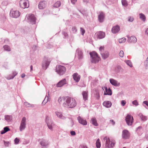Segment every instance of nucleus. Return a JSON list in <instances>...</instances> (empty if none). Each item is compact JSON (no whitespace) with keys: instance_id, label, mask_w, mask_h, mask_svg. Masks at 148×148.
<instances>
[{"instance_id":"obj_4","label":"nucleus","mask_w":148,"mask_h":148,"mask_svg":"<svg viewBox=\"0 0 148 148\" xmlns=\"http://www.w3.org/2000/svg\"><path fill=\"white\" fill-rule=\"evenodd\" d=\"M66 71V68L64 66L59 65L56 67V71L60 75H62L64 74Z\"/></svg>"},{"instance_id":"obj_3","label":"nucleus","mask_w":148,"mask_h":148,"mask_svg":"<svg viewBox=\"0 0 148 148\" xmlns=\"http://www.w3.org/2000/svg\"><path fill=\"white\" fill-rule=\"evenodd\" d=\"M104 139L106 140L105 146L107 148H112L115 144L114 141H111L109 137L106 136L104 138Z\"/></svg>"},{"instance_id":"obj_20","label":"nucleus","mask_w":148,"mask_h":148,"mask_svg":"<svg viewBox=\"0 0 148 148\" xmlns=\"http://www.w3.org/2000/svg\"><path fill=\"white\" fill-rule=\"evenodd\" d=\"M137 41V38L135 36H131L129 37L127 41L130 43H135Z\"/></svg>"},{"instance_id":"obj_39","label":"nucleus","mask_w":148,"mask_h":148,"mask_svg":"<svg viewBox=\"0 0 148 148\" xmlns=\"http://www.w3.org/2000/svg\"><path fill=\"white\" fill-rule=\"evenodd\" d=\"M126 41V39L125 38H123L119 39V42L120 43H124Z\"/></svg>"},{"instance_id":"obj_34","label":"nucleus","mask_w":148,"mask_h":148,"mask_svg":"<svg viewBox=\"0 0 148 148\" xmlns=\"http://www.w3.org/2000/svg\"><path fill=\"white\" fill-rule=\"evenodd\" d=\"M138 116L143 121H145L147 119L146 116L143 115L141 113L139 114L138 115Z\"/></svg>"},{"instance_id":"obj_12","label":"nucleus","mask_w":148,"mask_h":148,"mask_svg":"<svg viewBox=\"0 0 148 148\" xmlns=\"http://www.w3.org/2000/svg\"><path fill=\"white\" fill-rule=\"evenodd\" d=\"M77 119L79 123L83 125H87V122L86 119H84L80 116H78Z\"/></svg>"},{"instance_id":"obj_24","label":"nucleus","mask_w":148,"mask_h":148,"mask_svg":"<svg viewBox=\"0 0 148 148\" xmlns=\"http://www.w3.org/2000/svg\"><path fill=\"white\" fill-rule=\"evenodd\" d=\"M18 74V73L15 71H13L12 72V75H10L6 78L8 79H13L15 76L16 75Z\"/></svg>"},{"instance_id":"obj_16","label":"nucleus","mask_w":148,"mask_h":148,"mask_svg":"<svg viewBox=\"0 0 148 148\" xmlns=\"http://www.w3.org/2000/svg\"><path fill=\"white\" fill-rule=\"evenodd\" d=\"M47 4V2L45 1H42L40 2L38 5V8L40 9H42L45 8Z\"/></svg>"},{"instance_id":"obj_27","label":"nucleus","mask_w":148,"mask_h":148,"mask_svg":"<svg viewBox=\"0 0 148 148\" xmlns=\"http://www.w3.org/2000/svg\"><path fill=\"white\" fill-rule=\"evenodd\" d=\"M66 98L67 97H60L58 98V103L60 104H62V101H64V102L65 101V100H66Z\"/></svg>"},{"instance_id":"obj_54","label":"nucleus","mask_w":148,"mask_h":148,"mask_svg":"<svg viewBox=\"0 0 148 148\" xmlns=\"http://www.w3.org/2000/svg\"><path fill=\"white\" fill-rule=\"evenodd\" d=\"M104 49V46H101L99 48V50L100 51V53L101 52H103L102 51Z\"/></svg>"},{"instance_id":"obj_32","label":"nucleus","mask_w":148,"mask_h":148,"mask_svg":"<svg viewBox=\"0 0 148 148\" xmlns=\"http://www.w3.org/2000/svg\"><path fill=\"white\" fill-rule=\"evenodd\" d=\"M82 95L83 99L84 101H86L88 99L87 92L86 91H84L82 92Z\"/></svg>"},{"instance_id":"obj_36","label":"nucleus","mask_w":148,"mask_h":148,"mask_svg":"<svg viewBox=\"0 0 148 148\" xmlns=\"http://www.w3.org/2000/svg\"><path fill=\"white\" fill-rule=\"evenodd\" d=\"M125 62L130 67H132V65L130 61L129 60H125Z\"/></svg>"},{"instance_id":"obj_58","label":"nucleus","mask_w":148,"mask_h":148,"mask_svg":"<svg viewBox=\"0 0 148 148\" xmlns=\"http://www.w3.org/2000/svg\"><path fill=\"white\" fill-rule=\"evenodd\" d=\"M110 122L112 123V124L113 125H114L115 124V122L113 121V120H110Z\"/></svg>"},{"instance_id":"obj_2","label":"nucleus","mask_w":148,"mask_h":148,"mask_svg":"<svg viewBox=\"0 0 148 148\" xmlns=\"http://www.w3.org/2000/svg\"><path fill=\"white\" fill-rule=\"evenodd\" d=\"M92 63H98L100 60L97 53L95 51L90 53Z\"/></svg>"},{"instance_id":"obj_47","label":"nucleus","mask_w":148,"mask_h":148,"mask_svg":"<svg viewBox=\"0 0 148 148\" xmlns=\"http://www.w3.org/2000/svg\"><path fill=\"white\" fill-rule=\"evenodd\" d=\"M80 31L81 32V34L82 35H83L85 32V30L82 27L80 28Z\"/></svg>"},{"instance_id":"obj_49","label":"nucleus","mask_w":148,"mask_h":148,"mask_svg":"<svg viewBox=\"0 0 148 148\" xmlns=\"http://www.w3.org/2000/svg\"><path fill=\"white\" fill-rule=\"evenodd\" d=\"M117 68L118 70L119 71L123 72V69L121 68V67L120 66H117Z\"/></svg>"},{"instance_id":"obj_8","label":"nucleus","mask_w":148,"mask_h":148,"mask_svg":"<svg viewBox=\"0 0 148 148\" xmlns=\"http://www.w3.org/2000/svg\"><path fill=\"white\" fill-rule=\"evenodd\" d=\"M26 121V119L25 117L22 118L19 127V130L20 131H22L25 128Z\"/></svg>"},{"instance_id":"obj_63","label":"nucleus","mask_w":148,"mask_h":148,"mask_svg":"<svg viewBox=\"0 0 148 148\" xmlns=\"http://www.w3.org/2000/svg\"><path fill=\"white\" fill-rule=\"evenodd\" d=\"M145 34L148 36V28H147L145 30Z\"/></svg>"},{"instance_id":"obj_25","label":"nucleus","mask_w":148,"mask_h":148,"mask_svg":"<svg viewBox=\"0 0 148 148\" xmlns=\"http://www.w3.org/2000/svg\"><path fill=\"white\" fill-rule=\"evenodd\" d=\"M76 52L78 53V59L79 60L82 59L83 58V56L82 52L81 50L79 49H78L76 50Z\"/></svg>"},{"instance_id":"obj_37","label":"nucleus","mask_w":148,"mask_h":148,"mask_svg":"<svg viewBox=\"0 0 148 148\" xmlns=\"http://www.w3.org/2000/svg\"><path fill=\"white\" fill-rule=\"evenodd\" d=\"M96 147L97 148H100L101 143L99 142V139H98L96 143Z\"/></svg>"},{"instance_id":"obj_56","label":"nucleus","mask_w":148,"mask_h":148,"mask_svg":"<svg viewBox=\"0 0 148 148\" xmlns=\"http://www.w3.org/2000/svg\"><path fill=\"white\" fill-rule=\"evenodd\" d=\"M62 34L63 35H64V36L65 37H66L68 36V34H67V33L66 32H62Z\"/></svg>"},{"instance_id":"obj_64","label":"nucleus","mask_w":148,"mask_h":148,"mask_svg":"<svg viewBox=\"0 0 148 148\" xmlns=\"http://www.w3.org/2000/svg\"><path fill=\"white\" fill-rule=\"evenodd\" d=\"M25 76V75L24 73H23L21 75V77L22 78H23Z\"/></svg>"},{"instance_id":"obj_44","label":"nucleus","mask_w":148,"mask_h":148,"mask_svg":"<svg viewBox=\"0 0 148 148\" xmlns=\"http://www.w3.org/2000/svg\"><path fill=\"white\" fill-rule=\"evenodd\" d=\"M24 104L25 106H26L27 107H33L32 105L29 103H28L27 102H24Z\"/></svg>"},{"instance_id":"obj_18","label":"nucleus","mask_w":148,"mask_h":148,"mask_svg":"<svg viewBox=\"0 0 148 148\" xmlns=\"http://www.w3.org/2000/svg\"><path fill=\"white\" fill-rule=\"evenodd\" d=\"M67 82L65 79H64L59 81L57 84V87H61L64 84H66Z\"/></svg>"},{"instance_id":"obj_10","label":"nucleus","mask_w":148,"mask_h":148,"mask_svg":"<svg viewBox=\"0 0 148 148\" xmlns=\"http://www.w3.org/2000/svg\"><path fill=\"white\" fill-rule=\"evenodd\" d=\"M20 15V13L18 11L14 10L12 9L10 11V15L13 18H17Z\"/></svg>"},{"instance_id":"obj_61","label":"nucleus","mask_w":148,"mask_h":148,"mask_svg":"<svg viewBox=\"0 0 148 148\" xmlns=\"http://www.w3.org/2000/svg\"><path fill=\"white\" fill-rule=\"evenodd\" d=\"M9 41V39H5L4 40V42L6 43H7Z\"/></svg>"},{"instance_id":"obj_22","label":"nucleus","mask_w":148,"mask_h":148,"mask_svg":"<svg viewBox=\"0 0 148 148\" xmlns=\"http://www.w3.org/2000/svg\"><path fill=\"white\" fill-rule=\"evenodd\" d=\"M40 143L42 146L45 147H48L49 145L48 142L44 139L40 140Z\"/></svg>"},{"instance_id":"obj_28","label":"nucleus","mask_w":148,"mask_h":148,"mask_svg":"<svg viewBox=\"0 0 148 148\" xmlns=\"http://www.w3.org/2000/svg\"><path fill=\"white\" fill-rule=\"evenodd\" d=\"M103 88L105 89L106 92L104 93V95H112V91L110 88H109L108 89L106 87H104Z\"/></svg>"},{"instance_id":"obj_50","label":"nucleus","mask_w":148,"mask_h":148,"mask_svg":"<svg viewBox=\"0 0 148 148\" xmlns=\"http://www.w3.org/2000/svg\"><path fill=\"white\" fill-rule=\"evenodd\" d=\"M5 145L6 147L10 145V143L9 142L4 141Z\"/></svg>"},{"instance_id":"obj_13","label":"nucleus","mask_w":148,"mask_h":148,"mask_svg":"<svg viewBox=\"0 0 148 148\" xmlns=\"http://www.w3.org/2000/svg\"><path fill=\"white\" fill-rule=\"evenodd\" d=\"M130 136V133L128 131L126 130H124L122 132V137L124 139H128Z\"/></svg>"},{"instance_id":"obj_41","label":"nucleus","mask_w":148,"mask_h":148,"mask_svg":"<svg viewBox=\"0 0 148 148\" xmlns=\"http://www.w3.org/2000/svg\"><path fill=\"white\" fill-rule=\"evenodd\" d=\"M48 100V97L47 96H46L44 99L43 101L42 102V104L43 105H45L47 102Z\"/></svg>"},{"instance_id":"obj_19","label":"nucleus","mask_w":148,"mask_h":148,"mask_svg":"<svg viewBox=\"0 0 148 148\" xmlns=\"http://www.w3.org/2000/svg\"><path fill=\"white\" fill-rule=\"evenodd\" d=\"M101 54L102 58L104 60H105L108 58L109 55V52L107 51L103 52H101Z\"/></svg>"},{"instance_id":"obj_53","label":"nucleus","mask_w":148,"mask_h":148,"mask_svg":"<svg viewBox=\"0 0 148 148\" xmlns=\"http://www.w3.org/2000/svg\"><path fill=\"white\" fill-rule=\"evenodd\" d=\"M126 103V102L125 100H122L121 104L122 106H124Z\"/></svg>"},{"instance_id":"obj_55","label":"nucleus","mask_w":148,"mask_h":148,"mask_svg":"<svg viewBox=\"0 0 148 148\" xmlns=\"http://www.w3.org/2000/svg\"><path fill=\"white\" fill-rule=\"evenodd\" d=\"M70 134L72 136H75L76 134L75 132L73 131H72L70 132Z\"/></svg>"},{"instance_id":"obj_42","label":"nucleus","mask_w":148,"mask_h":148,"mask_svg":"<svg viewBox=\"0 0 148 148\" xmlns=\"http://www.w3.org/2000/svg\"><path fill=\"white\" fill-rule=\"evenodd\" d=\"M132 104L135 105L136 106H137L138 105V103L136 100H134L132 102Z\"/></svg>"},{"instance_id":"obj_17","label":"nucleus","mask_w":148,"mask_h":148,"mask_svg":"<svg viewBox=\"0 0 148 148\" xmlns=\"http://www.w3.org/2000/svg\"><path fill=\"white\" fill-rule=\"evenodd\" d=\"M110 82L111 84L115 86H119L120 85L119 82L113 79H110Z\"/></svg>"},{"instance_id":"obj_1","label":"nucleus","mask_w":148,"mask_h":148,"mask_svg":"<svg viewBox=\"0 0 148 148\" xmlns=\"http://www.w3.org/2000/svg\"><path fill=\"white\" fill-rule=\"evenodd\" d=\"M77 105V102L73 98L67 97L65 101L63 102V107L67 108H73L75 107Z\"/></svg>"},{"instance_id":"obj_40","label":"nucleus","mask_w":148,"mask_h":148,"mask_svg":"<svg viewBox=\"0 0 148 148\" xmlns=\"http://www.w3.org/2000/svg\"><path fill=\"white\" fill-rule=\"evenodd\" d=\"M121 2L123 6L125 7H126L127 6L128 4L126 0H122Z\"/></svg>"},{"instance_id":"obj_7","label":"nucleus","mask_w":148,"mask_h":148,"mask_svg":"<svg viewBox=\"0 0 148 148\" xmlns=\"http://www.w3.org/2000/svg\"><path fill=\"white\" fill-rule=\"evenodd\" d=\"M45 121L48 128L51 130H53V127L54 126V124L52 121L49 119L48 116H47Z\"/></svg>"},{"instance_id":"obj_15","label":"nucleus","mask_w":148,"mask_h":148,"mask_svg":"<svg viewBox=\"0 0 148 148\" xmlns=\"http://www.w3.org/2000/svg\"><path fill=\"white\" fill-rule=\"evenodd\" d=\"M120 30V28L119 26L117 25L112 27L111 29L112 33L114 34H116L118 33Z\"/></svg>"},{"instance_id":"obj_33","label":"nucleus","mask_w":148,"mask_h":148,"mask_svg":"<svg viewBox=\"0 0 148 148\" xmlns=\"http://www.w3.org/2000/svg\"><path fill=\"white\" fill-rule=\"evenodd\" d=\"M140 18L143 21H145L146 18L145 15L141 13L139 14Z\"/></svg>"},{"instance_id":"obj_59","label":"nucleus","mask_w":148,"mask_h":148,"mask_svg":"<svg viewBox=\"0 0 148 148\" xmlns=\"http://www.w3.org/2000/svg\"><path fill=\"white\" fill-rule=\"evenodd\" d=\"M77 0H71V3L74 4L77 1Z\"/></svg>"},{"instance_id":"obj_51","label":"nucleus","mask_w":148,"mask_h":148,"mask_svg":"<svg viewBox=\"0 0 148 148\" xmlns=\"http://www.w3.org/2000/svg\"><path fill=\"white\" fill-rule=\"evenodd\" d=\"M3 130H5V132L10 130V129L8 127H4Z\"/></svg>"},{"instance_id":"obj_26","label":"nucleus","mask_w":148,"mask_h":148,"mask_svg":"<svg viewBox=\"0 0 148 148\" xmlns=\"http://www.w3.org/2000/svg\"><path fill=\"white\" fill-rule=\"evenodd\" d=\"M55 114L58 117L62 119H65L66 117L64 116L61 112H56Z\"/></svg>"},{"instance_id":"obj_9","label":"nucleus","mask_w":148,"mask_h":148,"mask_svg":"<svg viewBox=\"0 0 148 148\" xmlns=\"http://www.w3.org/2000/svg\"><path fill=\"white\" fill-rule=\"evenodd\" d=\"M125 121L128 125H131L133 122V118L130 115L127 114L125 117Z\"/></svg>"},{"instance_id":"obj_38","label":"nucleus","mask_w":148,"mask_h":148,"mask_svg":"<svg viewBox=\"0 0 148 148\" xmlns=\"http://www.w3.org/2000/svg\"><path fill=\"white\" fill-rule=\"evenodd\" d=\"M61 5V3L60 1H57L53 5V7L55 8H58Z\"/></svg>"},{"instance_id":"obj_46","label":"nucleus","mask_w":148,"mask_h":148,"mask_svg":"<svg viewBox=\"0 0 148 148\" xmlns=\"http://www.w3.org/2000/svg\"><path fill=\"white\" fill-rule=\"evenodd\" d=\"M72 31L73 33H75L77 32V29L75 27H73L72 28Z\"/></svg>"},{"instance_id":"obj_29","label":"nucleus","mask_w":148,"mask_h":148,"mask_svg":"<svg viewBox=\"0 0 148 148\" xmlns=\"http://www.w3.org/2000/svg\"><path fill=\"white\" fill-rule=\"evenodd\" d=\"M103 105L106 108H109L111 107L112 103L110 101H105L103 103Z\"/></svg>"},{"instance_id":"obj_31","label":"nucleus","mask_w":148,"mask_h":148,"mask_svg":"<svg viewBox=\"0 0 148 148\" xmlns=\"http://www.w3.org/2000/svg\"><path fill=\"white\" fill-rule=\"evenodd\" d=\"M91 123L95 126H97L98 125L97 120L95 117L92 118L91 119Z\"/></svg>"},{"instance_id":"obj_30","label":"nucleus","mask_w":148,"mask_h":148,"mask_svg":"<svg viewBox=\"0 0 148 148\" xmlns=\"http://www.w3.org/2000/svg\"><path fill=\"white\" fill-rule=\"evenodd\" d=\"M12 116L11 115H5V119L8 122H9L12 120Z\"/></svg>"},{"instance_id":"obj_57","label":"nucleus","mask_w":148,"mask_h":148,"mask_svg":"<svg viewBox=\"0 0 148 148\" xmlns=\"http://www.w3.org/2000/svg\"><path fill=\"white\" fill-rule=\"evenodd\" d=\"M145 63L146 64V66H148V57L147 58L146 61H145Z\"/></svg>"},{"instance_id":"obj_60","label":"nucleus","mask_w":148,"mask_h":148,"mask_svg":"<svg viewBox=\"0 0 148 148\" xmlns=\"http://www.w3.org/2000/svg\"><path fill=\"white\" fill-rule=\"evenodd\" d=\"M143 103L148 106V102L147 101H144L143 102Z\"/></svg>"},{"instance_id":"obj_14","label":"nucleus","mask_w":148,"mask_h":148,"mask_svg":"<svg viewBox=\"0 0 148 148\" xmlns=\"http://www.w3.org/2000/svg\"><path fill=\"white\" fill-rule=\"evenodd\" d=\"M95 35L98 38L101 39L105 37V34L102 31H99L96 33Z\"/></svg>"},{"instance_id":"obj_6","label":"nucleus","mask_w":148,"mask_h":148,"mask_svg":"<svg viewBox=\"0 0 148 148\" xmlns=\"http://www.w3.org/2000/svg\"><path fill=\"white\" fill-rule=\"evenodd\" d=\"M19 5L21 7L23 8H27L29 6V1L28 0H20Z\"/></svg>"},{"instance_id":"obj_43","label":"nucleus","mask_w":148,"mask_h":148,"mask_svg":"<svg viewBox=\"0 0 148 148\" xmlns=\"http://www.w3.org/2000/svg\"><path fill=\"white\" fill-rule=\"evenodd\" d=\"M119 55L120 57L121 58L123 57L124 55V52L122 50L120 51L119 53Z\"/></svg>"},{"instance_id":"obj_11","label":"nucleus","mask_w":148,"mask_h":148,"mask_svg":"<svg viewBox=\"0 0 148 148\" xmlns=\"http://www.w3.org/2000/svg\"><path fill=\"white\" fill-rule=\"evenodd\" d=\"M50 63V61H49L47 59H44L42 63L43 69L46 70L49 66Z\"/></svg>"},{"instance_id":"obj_35","label":"nucleus","mask_w":148,"mask_h":148,"mask_svg":"<svg viewBox=\"0 0 148 148\" xmlns=\"http://www.w3.org/2000/svg\"><path fill=\"white\" fill-rule=\"evenodd\" d=\"M3 48L5 51H11V48L8 45H5L3 46Z\"/></svg>"},{"instance_id":"obj_48","label":"nucleus","mask_w":148,"mask_h":148,"mask_svg":"<svg viewBox=\"0 0 148 148\" xmlns=\"http://www.w3.org/2000/svg\"><path fill=\"white\" fill-rule=\"evenodd\" d=\"M134 20V18L130 16V17H128V21H129V22H132V21H133Z\"/></svg>"},{"instance_id":"obj_52","label":"nucleus","mask_w":148,"mask_h":148,"mask_svg":"<svg viewBox=\"0 0 148 148\" xmlns=\"http://www.w3.org/2000/svg\"><path fill=\"white\" fill-rule=\"evenodd\" d=\"M142 127L141 126H139L138 127L137 129V130H136V131L137 133H139V132H140V130L142 129Z\"/></svg>"},{"instance_id":"obj_5","label":"nucleus","mask_w":148,"mask_h":148,"mask_svg":"<svg viewBox=\"0 0 148 148\" xmlns=\"http://www.w3.org/2000/svg\"><path fill=\"white\" fill-rule=\"evenodd\" d=\"M27 22L32 24H35L36 23V18L34 14H29L26 16Z\"/></svg>"},{"instance_id":"obj_45","label":"nucleus","mask_w":148,"mask_h":148,"mask_svg":"<svg viewBox=\"0 0 148 148\" xmlns=\"http://www.w3.org/2000/svg\"><path fill=\"white\" fill-rule=\"evenodd\" d=\"M15 144H17L19 142V140L17 138H16L14 140Z\"/></svg>"},{"instance_id":"obj_23","label":"nucleus","mask_w":148,"mask_h":148,"mask_svg":"<svg viewBox=\"0 0 148 148\" xmlns=\"http://www.w3.org/2000/svg\"><path fill=\"white\" fill-rule=\"evenodd\" d=\"M104 17V14L102 12H100L98 16V19L100 23L102 22L103 21Z\"/></svg>"},{"instance_id":"obj_62","label":"nucleus","mask_w":148,"mask_h":148,"mask_svg":"<svg viewBox=\"0 0 148 148\" xmlns=\"http://www.w3.org/2000/svg\"><path fill=\"white\" fill-rule=\"evenodd\" d=\"M5 133H6V132L5 131V130H3L1 131V134H5Z\"/></svg>"},{"instance_id":"obj_21","label":"nucleus","mask_w":148,"mask_h":148,"mask_svg":"<svg viewBox=\"0 0 148 148\" xmlns=\"http://www.w3.org/2000/svg\"><path fill=\"white\" fill-rule=\"evenodd\" d=\"M73 76V79L75 82H79L80 78V77L77 73H74Z\"/></svg>"}]
</instances>
